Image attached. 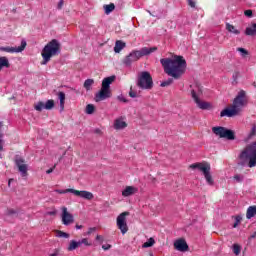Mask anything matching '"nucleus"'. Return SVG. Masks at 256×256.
Returning a JSON list of instances; mask_svg holds the SVG:
<instances>
[{
  "label": "nucleus",
  "mask_w": 256,
  "mask_h": 256,
  "mask_svg": "<svg viewBox=\"0 0 256 256\" xmlns=\"http://www.w3.org/2000/svg\"><path fill=\"white\" fill-rule=\"evenodd\" d=\"M58 53H61V44L57 39H53L42 50L43 62L41 65H47L51 61V57H55Z\"/></svg>",
  "instance_id": "nucleus-4"
},
{
  "label": "nucleus",
  "mask_w": 256,
  "mask_h": 256,
  "mask_svg": "<svg viewBox=\"0 0 256 256\" xmlns=\"http://www.w3.org/2000/svg\"><path fill=\"white\" fill-rule=\"evenodd\" d=\"M256 216V205L249 206L246 211V219H253Z\"/></svg>",
  "instance_id": "nucleus-21"
},
{
  "label": "nucleus",
  "mask_w": 256,
  "mask_h": 256,
  "mask_svg": "<svg viewBox=\"0 0 256 256\" xmlns=\"http://www.w3.org/2000/svg\"><path fill=\"white\" fill-rule=\"evenodd\" d=\"M95 83V80L93 79H87L84 82V89H86V91H91V86Z\"/></svg>",
  "instance_id": "nucleus-28"
},
{
  "label": "nucleus",
  "mask_w": 256,
  "mask_h": 256,
  "mask_svg": "<svg viewBox=\"0 0 256 256\" xmlns=\"http://www.w3.org/2000/svg\"><path fill=\"white\" fill-rule=\"evenodd\" d=\"M244 15H245L246 17H253V10H246V11L244 12Z\"/></svg>",
  "instance_id": "nucleus-40"
},
{
  "label": "nucleus",
  "mask_w": 256,
  "mask_h": 256,
  "mask_svg": "<svg viewBox=\"0 0 256 256\" xmlns=\"http://www.w3.org/2000/svg\"><path fill=\"white\" fill-rule=\"evenodd\" d=\"M245 91H240L237 96L234 98L232 105L229 108H226L221 111L220 117H235L241 113L243 107H245Z\"/></svg>",
  "instance_id": "nucleus-2"
},
{
  "label": "nucleus",
  "mask_w": 256,
  "mask_h": 256,
  "mask_svg": "<svg viewBox=\"0 0 256 256\" xmlns=\"http://www.w3.org/2000/svg\"><path fill=\"white\" fill-rule=\"evenodd\" d=\"M2 125H3V123H2V122H0V127H2Z\"/></svg>",
  "instance_id": "nucleus-57"
},
{
  "label": "nucleus",
  "mask_w": 256,
  "mask_h": 256,
  "mask_svg": "<svg viewBox=\"0 0 256 256\" xmlns=\"http://www.w3.org/2000/svg\"><path fill=\"white\" fill-rule=\"evenodd\" d=\"M56 165H54L53 168H50L46 171L47 175H50V173H53L54 169H55Z\"/></svg>",
  "instance_id": "nucleus-46"
},
{
  "label": "nucleus",
  "mask_w": 256,
  "mask_h": 256,
  "mask_svg": "<svg viewBox=\"0 0 256 256\" xmlns=\"http://www.w3.org/2000/svg\"><path fill=\"white\" fill-rule=\"evenodd\" d=\"M256 237V232H254L252 235H251V239H255Z\"/></svg>",
  "instance_id": "nucleus-54"
},
{
  "label": "nucleus",
  "mask_w": 256,
  "mask_h": 256,
  "mask_svg": "<svg viewBox=\"0 0 256 256\" xmlns=\"http://www.w3.org/2000/svg\"><path fill=\"white\" fill-rule=\"evenodd\" d=\"M79 247H81V243H79V241L71 240L67 251H75V249H78Z\"/></svg>",
  "instance_id": "nucleus-25"
},
{
  "label": "nucleus",
  "mask_w": 256,
  "mask_h": 256,
  "mask_svg": "<svg viewBox=\"0 0 256 256\" xmlns=\"http://www.w3.org/2000/svg\"><path fill=\"white\" fill-rule=\"evenodd\" d=\"M5 142L3 141V139H0V151H3V144Z\"/></svg>",
  "instance_id": "nucleus-49"
},
{
  "label": "nucleus",
  "mask_w": 256,
  "mask_h": 256,
  "mask_svg": "<svg viewBox=\"0 0 256 256\" xmlns=\"http://www.w3.org/2000/svg\"><path fill=\"white\" fill-rule=\"evenodd\" d=\"M78 242L80 243V245H86L87 247H91V243H89V240L87 238H84Z\"/></svg>",
  "instance_id": "nucleus-37"
},
{
  "label": "nucleus",
  "mask_w": 256,
  "mask_h": 256,
  "mask_svg": "<svg viewBox=\"0 0 256 256\" xmlns=\"http://www.w3.org/2000/svg\"><path fill=\"white\" fill-rule=\"evenodd\" d=\"M190 169H199V171H202L208 185H213L214 180L213 176L211 175L210 163H194L190 165Z\"/></svg>",
  "instance_id": "nucleus-7"
},
{
  "label": "nucleus",
  "mask_w": 256,
  "mask_h": 256,
  "mask_svg": "<svg viewBox=\"0 0 256 256\" xmlns=\"http://www.w3.org/2000/svg\"><path fill=\"white\" fill-rule=\"evenodd\" d=\"M3 67H6V69H9L11 67L9 59H7V57L5 56L0 57V71L3 69Z\"/></svg>",
  "instance_id": "nucleus-23"
},
{
  "label": "nucleus",
  "mask_w": 256,
  "mask_h": 256,
  "mask_svg": "<svg viewBox=\"0 0 256 256\" xmlns=\"http://www.w3.org/2000/svg\"><path fill=\"white\" fill-rule=\"evenodd\" d=\"M56 237L63 238V239H69V233L63 232L61 230H56Z\"/></svg>",
  "instance_id": "nucleus-30"
},
{
  "label": "nucleus",
  "mask_w": 256,
  "mask_h": 256,
  "mask_svg": "<svg viewBox=\"0 0 256 256\" xmlns=\"http://www.w3.org/2000/svg\"><path fill=\"white\" fill-rule=\"evenodd\" d=\"M157 51V47H143L140 50H133L129 55H127L123 60L122 63L126 67H131L135 61H139L141 57H145L147 55H151V53H155Z\"/></svg>",
  "instance_id": "nucleus-3"
},
{
  "label": "nucleus",
  "mask_w": 256,
  "mask_h": 256,
  "mask_svg": "<svg viewBox=\"0 0 256 256\" xmlns=\"http://www.w3.org/2000/svg\"><path fill=\"white\" fill-rule=\"evenodd\" d=\"M63 5H64V1L60 0V2L58 3L57 9L59 10L63 9Z\"/></svg>",
  "instance_id": "nucleus-43"
},
{
  "label": "nucleus",
  "mask_w": 256,
  "mask_h": 256,
  "mask_svg": "<svg viewBox=\"0 0 256 256\" xmlns=\"http://www.w3.org/2000/svg\"><path fill=\"white\" fill-rule=\"evenodd\" d=\"M115 81V76L106 77L102 80V87L101 89H106L108 91H111V83Z\"/></svg>",
  "instance_id": "nucleus-18"
},
{
  "label": "nucleus",
  "mask_w": 256,
  "mask_h": 256,
  "mask_svg": "<svg viewBox=\"0 0 256 256\" xmlns=\"http://www.w3.org/2000/svg\"><path fill=\"white\" fill-rule=\"evenodd\" d=\"M226 29H227V31H229L230 33H234V35H239V30H237L236 28H235V26H233V25H231V24H229V23H227L226 24Z\"/></svg>",
  "instance_id": "nucleus-29"
},
{
  "label": "nucleus",
  "mask_w": 256,
  "mask_h": 256,
  "mask_svg": "<svg viewBox=\"0 0 256 256\" xmlns=\"http://www.w3.org/2000/svg\"><path fill=\"white\" fill-rule=\"evenodd\" d=\"M27 47V42L22 41L21 45L19 47H0V51H4V53H21L22 51H25V48Z\"/></svg>",
  "instance_id": "nucleus-12"
},
{
  "label": "nucleus",
  "mask_w": 256,
  "mask_h": 256,
  "mask_svg": "<svg viewBox=\"0 0 256 256\" xmlns=\"http://www.w3.org/2000/svg\"><path fill=\"white\" fill-rule=\"evenodd\" d=\"M48 215H56L55 211L48 212Z\"/></svg>",
  "instance_id": "nucleus-53"
},
{
  "label": "nucleus",
  "mask_w": 256,
  "mask_h": 256,
  "mask_svg": "<svg viewBox=\"0 0 256 256\" xmlns=\"http://www.w3.org/2000/svg\"><path fill=\"white\" fill-rule=\"evenodd\" d=\"M243 218H241V216H236L235 217V222L236 223H241V220H242Z\"/></svg>",
  "instance_id": "nucleus-47"
},
{
  "label": "nucleus",
  "mask_w": 256,
  "mask_h": 256,
  "mask_svg": "<svg viewBox=\"0 0 256 256\" xmlns=\"http://www.w3.org/2000/svg\"><path fill=\"white\" fill-rule=\"evenodd\" d=\"M150 256H153V254H150Z\"/></svg>",
  "instance_id": "nucleus-58"
},
{
  "label": "nucleus",
  "mask_w": 256,
  "mask_h": 256,
  "mask_svg": "<svg viewBox=\"0 0 256 256\" xmlns=\"http://www.w3.org/2000/svg\"><path fill=\"white\" fill-rule=\"evenodd\" d=\"M237 51H239V53H241L242 57L249 55V51H247L245 48H237Z\"/></svg>",
  "instance_id": "nucleus-36"
},
{
  "label": "nucleus",
  "mask_w": 256,
  "mask_h": 256,
  "mask_svg": "<svg viewBox=\"0 0 256 256\" xmlns=\"http://www.w3.org/2000/svg\"><path fill=\"white\" fill-rule=\"evenodd\" d=\"M245 33L253 37L256 34V23L252 25V28H246Z\"/></svg>",
  "instance_id": "nucleus-27"
},
{
  "label": "nucleus",
  "mask_w": 256,
  "mask_h": 256,
  "mask_svg": "<svg viewBox=\"0 0 256 256\" xmlns=\"http://www.w3.org/2000/svg\"><path fill=\"white\" fill-rule=\"evenodd\" d=\"M58 99L60 100V111L65 110V92H58Z\"/></svg>",
  "instance_id": "nucleus-24"
},
{
  "label": "nucleus",
  "mask_w": 256,
  "mask_h": 256,
  "mask_svg": "<svg viewBox=\"0 0 256 256\" xmlns=\"http://www.w3.org/2000/svg\"><path fill=\"white\" fill-rule=\"evenodd\" d=\"M7 215H17V211H15L14 209H9L7 211Z\"/></svg>",
  "instance_id": "nucleus-42"
},
{
  "label": "nucleus",
  "mask_w": 256,
  "mask_h": 256,
  "mask_svg": "<svg viewBox=\"0 0 256 256\" xmlns=\"http://www.w3.org/2000/svg\"><path fill=\"white\" fill-rule=\"evenodd\" d=\"M61 219H62V223L66 226L71 225L75 221L73 214L69 213V211L67 210V207L62 208Z\"/></svg>",
  "instance_id": "nucleus-14"
},
{
  "label": "nucleus",
  "mask_w": 256,
  "mask_h": 256,
  "mask_svg": "<svg viewBox=\"0 0 256 256\" xmlns=\"http://www.w3.org/2000/svg\"><path fill=\"white\" fill-rule=\"evenodd\" d=\"M160 63L164 68V72L173 79H181L185 69H187V61L183 56H174V58H162Z\"/></svg>",
  "instance_id": "nucleus-1"
},
{
  "label": "nucleus",
  "mask_w": 256,
  "mask_h": 256,
  "mask_svg": "<svg viewBox=\"0 0 256 256\" xmlns=\"http://www.w3.org/2000/svg\"><path fill=\"white\" fill-rule=\"evenodd\" d=\"M64 193H73L76 197H81L82 199H86L87 201H91L93 199V193L85 190H75L73 188H68L64 191Z\"/></svg>",
  "instance_id": "nucleus-10"
},
{
  "label": "nucleus",
  "mask_w": 256,
  "mask_h": 256,
  "mask_svg": "<svg viewBox=\"0 0 256 256\" xmlns=\"http://www.w3.org/2000/svg\"><path fill=\"white\" fill-rule=\"evenodd\" d=\"M127 216H129V212H122L117 217V227L120 229L122 235H125L127 231H129V227L127 226Z\"/></svg>",
  "instance_id": "nucleus-9"
},
{
  "label": "nucleus",
  "mask_w": 256,
  "mask_h": 256,
  "mask_svg": "<svg viewBox=\"0 0 256 256\" xmlns=\"http://www.w3.org/2000/svg\"><path fill=\"white\" fill-rule=\"evenodd\" d=\"M102 249L104 251H109V249H111V244H104V245H102Z\"/></svg>",
  "instance_id": "nucleus-41"
},
{
  "label": "nucleus",
  "mask_w": 256,
  "mask_h": 256,
  "mask_svg": "<svg viewBox=\"0 0 256 256\" xmlns=\"http://www.w3.org/2000/svg\"><path fill=\"white\" fill-rule=\"evenodd\" d=\"M240 159H249L248 167H256V141L246 146L240 154Z\"/></svg>",
  "instance_id": "nucleus-5"
},
{
  "label": "nucleus",
  "mask_w": 256,
  "mask_h": 256,
  "mask_svg": "<svg viewBox=\"0 0 256 256\" xmlns=\"http://www.w3.org/2000/svg\"><path fill=\"white\" fill-rule=\"evenodd\" d=\"M191 95H192V99L196 103L197 107H199V109H202V110L211 109V103L201 101V99H199V96H197V92H195V90H191Z\"/></svg>",
  "instance_id": "nucleus-11"
},
{
  "label": "nucleus",
  "mask_w": 256,
  "mask_h": 256,
  "mask_svg": "<svg viewBox=\"0 0 256 256\" xmlns=\"http://www.w3.org/2000/svg\"><path fill=\"white\" fill-rule=\"evenodd\" d=\"M137 87L146 90L153 89V77H151V73L148 71L141 72L138 76Z\"/></svg>",
  "instance_id": "nucleus-6"
},
{
  "label": "nucleus",
  "mask_w": 256,
  "mask_h": 256,
  "mask_svg": "<svg viewBox=\"0 0 256 256\" xmlns=\"http://www.w3.org/2000/svg\"><path fill=\"white\" fill-rule=\"evenodd\" d=\"M96 241H101V243H103V236L97 235L96 236Z\"/></svg>",
  "instance_id": "nucleus-48"
},
{
  "label": "nucleus",
  "mask_w": 256,
  "mask_h": 256,
  "mask_svg": "<svg viewBox=\"0 0 256 256\" xmlns=\"http://www.w3.org/2000/svg\"><path fill=\"white\" fill-rule=\"evenodd\" d=\"M55 107V100L50 99L46 103L44 102H38L35 106L34 109L36 111H43V109H46V111H51Z\"/></svg>",
  "instance_id": "nucleus-13"
},
{
  "label": "nucleus",
  "mask_w": 256,
  "mask_h": 256,
  "mask_svg": "<svg viewBox=\"0 0 256 256\" xmlns=\"http://www.w3.org/2000/svg\"><path fill=\"white\" fill-rule=\"evenodd\" d=\"M212 132L220 139H228V141L235 140V132L233 130L227 129L223 126H216L212 128Z\"/></svg>",
  "instance_id": "nucleus-8"
},
{
  "label": "nucleus",
  "mask_w": 256,
  "mask_h": 256,
  "mask_svg": "<svg viewBox=\"0 0 256 256\" xmlns=\"http://www.w3.org/2000/svg\"><path fill=\"white\" fill-rule=\"evenodd\" d=\"M123 103H127V99L123 98V97H120L119 98Z\"/></svg>",
  "instance_id": "nucleus-51"
},
{
  "label": "nucleus",
  "mask_w": 256,
  "mask_h": 256,
  "mask_svg": "<svg viewBox=\"0 0 256 256\" xmlns=\"http://www.w3.org/2000/svg\"><path fill=\"white\" fill-rule=\"evenodd\" d=\"M76 229H83V225L76 224Z\"/></svg>",
  "instance_id": "nucleus-52"
},
{
  "label": "nucleus",
  "mask_w": 256,
  "mask_h": 256,
  "mask_svg": "<svg viewBox=\"0 0 256 256\" xmlns=\"http://www.w3.org/2000/svg\"><path fill=\"white\" fill-rule=\"evenodd\" d=\"M110 97L111 90L101 88L100 91L95 94V101L96 103H99V101H105V99H109Z\"/></svg>",
  "instance_id": "nucleus-15"
},
{
  "label": "nucleus",
  "mask_w": 256,
  "mask_h": 256,
  "mask_svg": "<svg viewBox=\"0 0 256 256\" xmlns=\"http://www.w3.org/2000/svg\"><path fill=\"white\" fill-rule=\"evenodd\" d=\"M125 127H127V122L121 120V119H116L114 122V129H116L117 131L121 130V129H125Z\"/></svg>",
  "instance_id": "nucleus-22"
},
{
  "label": "nucleus",
  "mask_w": 256,
  "mask_h": 256,
  "mask_svg": "<svg viewBox=\"0 0 256 256\" xmlns=\"http://www.w3.org/2000/svg\"><path fill=\"white\" fill-rule=\"evenodd\" d=\"M125 47H127V44H125V42H123L121 40H117L115 42L114 51L116 53H121V51H123V49H125Z\"/></svg>",
  "instance_id": "nucleus-20"
},
{
  "label": "nucleus",
  "mask_w": 256,
  "mask_h": 256,
  "mask_svg": "<svg viewBox=\"0 0 256 256\" xmlns=\"http://www.w3.org/2000/svg\"><path fill=\"white\" fill-rule=\"evenodd\" d=\"M155 245V239L150 238L147 242L143 244V247H153Z\"/></svg>",
  "instance_id": "nucleus-34"
},
{
  "label": "nucleus",
  "mask_w": 256,
  "mask_h": 256,
  "mask_svg": "<svg viewBox=\"0 0 256 256\" xmlns=\"http://www.w3.org/2000/svg\"><path fill=\"white\" fill-rule=\"evenodd\" d=\"M139 189L135 188L134 186H127L124 191L122 192L123 197H131V195H135Z\"/></svg>",
  "instance_id": "nucleus-19"
},
{
  "label": "nucleus",
  "mask_w": 256,
  "mask_h": 256,
  "mask_svg": "<svg viewBox=\"0 0 256 256\" xmlns=\"http://www.w3.org/2000/svg\"><path fill=\"white\" fill-rule=\"evenodd\" d=\"M239 225V222H235L233 227L236 228Z\"/></svg>",
  "instance_id": "nucleus-55"
},
{
  "label": "nucleus",
  "mask_w": 256,
  "mask_h": 256,
  "mask_svg": "<svg viewBox=\"0 0 256 256\" xmlns=\"http://www.w3.org/2000/svg\"><path fill=\"white\" fill-rule=\"evenodd\" d=\"M173 83V78H169L168 80L163 81L160 84V87H169V85H172Z\"/></svg>",
  "instance_id": "nucleus-33"
},
{
  "label": "nucleus",
  "mask_w": 256,
  "mask_h": 256,
  "mask_svg": "<svg viewBox=\"0 0 256 256\" xmlns=\"http://www.w3.org/2000/svg\"><path fill=\"white\" fill-rule=\"evenodd\" d=\"M93 231H97V228L96 227L89 228L87 235H91V233H93Z\"/></svg>",
  "instance_id": "nucleus-44"
},
{
  "label": "nucleus",
  "mask_w": 256,
  "mask_h": 256,
  "mask_svg": "<svg viewBox=\"0 0 256 256\" xmlns=\"http://www.w3.org/2000/svg\"><path fill=\"white\" fill-rule=\"evenodd\" d=\"M174 248L177 251H181L182 253H185V251H189V245H187V241H185V239H179L174 242Z\"/></svg>",
  "instance_id": "nucleus-16"
},
{
  "label": "nucleus",
  "mask_w": 256,
  "mask_h": 256,
  "mask_svg": "<svg viewBox=\"0 0 256 256\" xmlns=\"http://www.w3.org/2000/svg\"><path fill=\"white\" fill-rule=\"evenodd\" d=\"M187 4L191 9H195V7H197V1L195 0H187Z\"/></svg>",
  "instance_id": "nucleus-35"
},
{
  "label": "nucleus",
  "mask_w": 256,
  "mask_h": 256,
  "mask_svg": "<svg viewBox=\"0 0 256 256\" xmlns=\"http://www.w3.org/2000/svg\"><path fill=\"white\" fill-rule=\"evenodd\" d=\"M250 135L251 137H253V135H256V126L252 127Z\"/></svg>",
  "instance_id": "nucleus-45"
},
{
  "label": "nucleus",
  "mask_w": 256,
  "mask_h": 256,
  "mask_svg": "<svg viewBox=\"0 0 256 256\" xmlns=\"http://www.w3.org/2000/svg\"><path fill=\"white\" fill-rule=\"evenodd\" d=\"M239 71H235L232 75L233 81H237L239 79Z\"/></svg>",
  "instance_id": "nucleus-39"
},
{
  "label": "nucleus",
  "mask_w": 256,
  "mask_h": 256,
  "mask_svg": "<svg viewBox=\"0 0 256 256\" xmlns=\"http://www.w3.org/2000/svg\"><path fill=\"white\" fill-rule=\"evenodd\" d=\"M8 185H11V179L9 180Z\"/></svg>",
  "instance_id": "nucleus-56"
},
{
  "label": "nucleus",
  "mask_w": 256,
  "mask_h": 256,
  "mask_svg": "<svg viewBox=\"0 0 256 256\" xmlns=\"http://www.w3.org/2000/svg\"><path fill=\"white\" fill-rule=\"evenodd\" d=\"M15 163L22 177H27V164H25V160H23L22 158H19V159H16Z\"/></svg>",
  "instance_id": "nucleus-17"
},
{
  "label": "nucleus",
  "mask_w": 256,
  "mask_h": 256,
  "mask_svg": "<svg viewBox=\"0 0 256 256\" xmlns=\"http://www.w3.org/2000/svg\"><path fill=\"white\" fill-rule=\"evenodd\" d=\"M129 97H131L132 99H135V97H137V92L133 91V87L130 88Z\"/></svg>",
  "instance_id": "nucleus-38"
},
{
  "label": "nucleus",
  "mask_w": 256,
  "mask_h": 256,
  "mask_svg": "<svg viewBox=\"0 0 256 256\" xmlns=\"http://www.w3.org/2000/svg\"><path fill=\"white\" fill-rule=\"evenodd\" d=\"M233 253L234 255H240L241 253V246L239 244H233Z\"/></svg>",
  "instance_id": "nucleus-32"
},
{
  "label": "nucleus",
  "mask_w": 256,
  "mask_h": 256,
  "mask_svg": "<svg viewBox=\"0 0 256 256\" xmlns=\"http://www.w3.org/2000/svg\"><path fill=\"white\" fill-rule=\"evenodd\" d=\"M234 179H235L236 181H238V182L241 181V177H240L239 175H235V176H234Z\"/></svg>",
  "instance_id": "nucleus-50"
},
{
  "label": "nucleus",
  "mask_w": 256,
  "mask_h": 256,
  "mask_svg": "<svg viewBox=\"0 0 256 256\" xmlns=\"http://www.w3.org/2000/svg\"><path fill=\"white\" fill-rule=\"evenodd\" d=\"M86 113L87 115H93V113H95V106L93 104H88L86 106Z\"/></svg>",
  "instance_id": "nucleus-31"
},
{
  "label": "nucleus",
  "mask_w": 256,
  "mask_h": 256,
  "mask_svg": "<svg viewBox=\"0 0 256 256\" xmlns=\"http://www.w3.org/2000/svg\"><path fill=\"white\" fill-rule=\"evenodd\" d=\"M104 10L106 15H109V13H113V11H115V4L110 3L108 5H104Z\"/></svg>",
  "instance_id": "nucleus-26"
}]
</instances>
